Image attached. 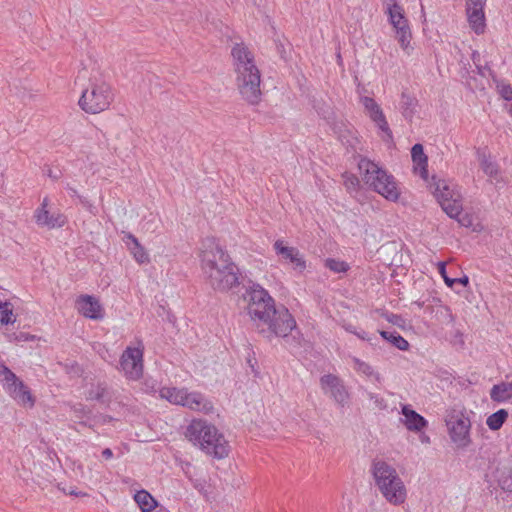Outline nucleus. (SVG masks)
Listing matches in <instances>:
<instances>
[{
    "label": "nucleus",
    "mask_w": 512,
    "mask_h": 512,
    "mask_svg": "<svg viewBox=\"0 0 512 512\" xmlns=\"http://www.w3.org/2000/svg\"><path fill=\"white\" fill-rule=\"evenodd\" d=\"M162 399L175 405H181L193 411L208 414L213 410V404L199 392H188L185 388L163 387L159 391Z\"/></svg>",
    "instance_id": "8"
},
{
    "label": "nucleus",
    "mask_w": 512,
    "mask_h": 512,
    "mask_svg": "<svg viewBox=\"0 0 512 512\" xmlns=\"http://www.w3.org/2000/svg\"><path fill=\"white\" fill-rule=\"evenodd\" d=\"M499 94L506 101L512 100V87L509 84H502L498 86Z\"/></svg>",
    "instance_id": "39"
},
{
    "label": "nucleus",
    "mask_w": 512,
    "mask_h": 512,
    "mask_svg": "<svg viewBox=\"0 0 512 512\" xmlns=\"http://www.w3.org/2000/svg\"><path fill=\"white\" fill-rule=\"evenodd\" d=\"M387 12L389 15V20L391 22L400 21L404 16V12L401 6H399L397 3H394L393 5H389L387 8Z\"/></svg>",
    "instance_id": "33"
},
{
    "label": "nucleus",
    "mask_w": 512,
    "mask_h": 512,
    "mask_svg": "<svg viewBox=\"0 0 512 512\" xmlns=\"http://www.w3.org/2000/svg\"><path fill=\"white\" fill-rule=\"evenodd\" d=\"M421 441H422L423 443H429L430 439H429V437H428V436H422V437H421Z\"/></svg>",
    "instance_id": "52"
},
{
    "label": "nucleus",
    "mask_w": 512,
    "mask_h": 512,
    "mask_svg": "<svg viewBox=\"0 0 512 512\" xmlns=\"http://www.w3.org/2000/svg\"><path fill=\"white\" fill-rule=\"evenodd\" d=\"M192 484H193V487L198 490L201 494L203 495H207V491H206V481L203 480V479H192L190 478Z\"/></svg>",
    "instance_id": "41"
},
{
    "label": "nucleus",
    "mask_w": 512,
    "mask_h": 512,
    "mask_svg": "<svg viewBox=\"0 0 512 512\" xmlns=\"http://www.w3.org/2000/svg\"><path fill=\"white\" fill-rule=\"evenodd\" d=\"M356 335L363 340H370V338L367 337V333L364 331H362L361 333H356Z\"/></svg>",
    "instance_id": "51"
},
{
    "label": "nucleus",
    "mask_w": 512,
    "mask_h": 512,
    "mask_svg": "<svg viewBox=\"0 0 512 512\" xmlns=\"http://www.w3.org/2000/svg\"><path fill=\"white\" fill-rule=\"evenodd\" d=\"M371 472L383 497L393 505L406 500V488L396 469L383 460H374Z\"/></svg>",
    "instance_id": "5"
},
{
    "label": "nucleus",
    "mask_w": 512,
    "mask_h": 512,
    "mask_svg": "<svg viewBox=\"0 0 512 512\" xmlns=\"http://www.w3.org/2000/svg\"><path fill=\"white\" fill-rule=\"evenodd\" d=\"M78 311L86 318L100 320L104 317V310L97 298L90 295H81L76 300Z\"/></svg>",
    "instance_id": "15"
},
{
    "label": "nucleus",
    "mask_w": 512,
    "mask_h": 512,
    "mask_svg": "<svg viewBox=\"0 0 512 512\" xmlns=\"http://www.w3.org/2000/svg\"><path fill=\"white\" fill-rule=\"evenodd\" d=\"M361 103L365 108V111L369 115L370 119L378 126V128L387 135L389 139H392V131L389 128L386 117L381 107L371 97H362Z\"/></svg>",
    "instance_id": "13"
},
{
    "label": "nucleus",
    "mask_w": 512,
    "mask_h": 512,
    "mask_svg": "<svg viewBox=\"0 0 512 512\" xmlns=\"http://www.w3.org/2000/svg\"><path fill=\"white\" fill-rule=\"evenodd\" d=\"M201 268L208 284L218 291H228L240 284L239 269L214 238L203 242Z\"/></svg>",
    "instance_id": "2"
},
{
    "label": "nucleus",
    "mask_w": 512,
    "mask_h": 512,
    "mask_svg": "<svg viewBox=\"0 0 512 512\" xmlns=\"http://www.w3.org/2000/svg\"><path fill=\"white\" fill-rule=\"evenodd\" d=\"M400 104L403 116L406 119H411L415 112V107L417 104L416 99L406 93H402Z\"/></svg>",
    "instance_id": "29"
},
{
    "label": "nucleus",
    "mask_w": 512,
    "mask_h": 512,
    "mask_svg": "<svg viewBox=\"0 0 512 512\" xmlns=\"http://www.w3.org/2000/svg\"><path fill=\"white\" fill-rule=\"evenodd\" d=\"M0 322L3 325L13 324L15 322V317L13 315V310H4L0 312Z\"/></svg>",
    "instance_id": "38"
},
{
    "label": "nucleus",
    "mask_w": 512,
    "mask_h": 512,
    "mask_svg": "<svg viewBox=\"0 0 512 512\" xmlns=\"http://www.w3.org/2000/svg\"><path fill=\"white\" fill-rule=\"evenodd\" d=\"M438 271L439 273L441 274L445 284L452 288L454 286V284H461L463 286H466L468 285L469 283V278L464 275L463 277H460V278H450L447 276V273H446V264L445 262H439L438 263Z\"/></svg>",
    "instance_id": "30"
},
{
    "label": "nucleus",
    "mask_w": 512,
    "mask_h": 512,
    "mask_svg": "<svg viewBox=\"0 0 512 512\" xmlns=\"http://www.w3.org/2000/svg\"><path fill=\"white\" fill-rule=\"evenodd\" d=\"M0 382L20 404L34 405V398L28 387L3 363H0Z\"/></svg>",
    "instance_id": "10"
},
{
    "label": "nucleus",
    "mask_w": 512,
    "mask_h": 512,
    "mask_svg": "<svg viewBox=\"0 0 512 512\" xmlns=\"http://www.w3.org/2000/svg\"><path fill=\"white\" fill-rule=\"evenodd\" d=\"M440 206L452 219L457 218L462 212V202L460 198H453L451 201H447V199H445Z\"/></svg>",
    "instance_id": "26"
},
{
    "label": "nucleus",
    "mask_w": 512,
    "mask_h": 512,
    "mask_svg": "<svg viewBox=\"0 0 512 512\" xmlns=\"http://www.w3.org/2000/svg\"><path fill=\"white\" fill-rule=\"evenodd\" d=\"M353 362L355 364L356 371L366 375L367 377H374L377 382L381 381L379 373L375 372L371 365L356 357L353 358Z\"/></svg>",
    "instance_id": "31"
},
{
    "label": "nucleus",
    "mask_w": 512,
    "mask_h": 512,
    "mask_svg": "<svg viewBox=\"0 0 512 512\" xmlns=\"http://www.w3.org/2000/svg\"><path fill=\"white\" fill-rule=\"evenodd\" d=\"M486 0H467L466 11L471 28L476 34H482L485 28L483 8Z\"/></svg>",
    "instance_id": "14"
},
{
    "label": "nucleus",
    "mask_w": 512,
    "mask_h": 512,
    "mask_svg": "<svg viewBox=\"0 0 512 512\" xmlns=\"http://www.w3.org/2000/svg\"><path fill=\"white\" fill-rule=\"evenodd\" d=\"M185 435L195 446L214 458L222 459L228 456L229 446L224 435L206 420H192Z\"/></svg>",
    "instance_id": "4"
},
{
    "label": "nucleus",
    "mask_w": 512,
    "mask_h": 512,
    "mask_svg": "<svg viewBox=\"0 0 512 512\" xmlns=\"http://www.w3.org/2000/svg\"><path fill=\"white\" fill-rule=\"evenodd\" d=\"M391 24L396 31V38L400 46L406 50L409 47L412 37L407 19L403 18L400 21L391 22Z\"/></svg>",
    "instance_id": "19"
},
{
    "label": "nucleus",
    "mask_w": 512,
    "mask_h": 512,
    "mask_svg": "<svg viewBox=\"0 0 512 512\" xmlns=\"http://www.w3.org/2000/svg\"><path fill=\"white\" fill-rule=\"evenodd\" d=\"M320 385L325 394L329 395L340 406L344 407L349 400V393L342 379L334 374H325L320 378Z\"/></svg>",
    "instance_id": "12"
},
{
    "label": "nucleus",
    "mask_w": 512,
    "mask_h": 512,
    "mask_svg": "<svg viewBox=\"0 0 512 512\" xmlns=\"http://www.w3.org/2000/svg\"><path fill=\"white\" fill-rule=\"evenodd\" d=\"M490 397L494 402H506L512 399V381L494 385L490 390Z\"/></svg>",
    "instance_id": "21"
},
{
    "label": "nucleus",
    "mask_w": 512,
    "mask_h": 512,
    "mask_svg": "<svg viewBox=\"0 0 512 512\" xmlns=\"http://www.w3.org/2000/svg\"><path fill=\"white\" fill-rule=\"evenodd\" d=\"M455 220H457V222L463 226V227H470L473 225V218L471 215L469 214H460L457 218H455Z\"/></svg>",
    "instance_id": "40"
},
{
    "label": "nucleus",
    "mask_w": 512,
    "mask_h": 512,
    "mask_svg": "<svg viewBox=\"0 0 512 512\" xmlns=\"http://www.w3.org/2000/svg\"><path fill=\"white\" fill-rule=\"evenodd\" d=\"M345 185L348 190H356L359 186V179L356 176H347L345 180Z\"/></svg>",
    "instance_id": "42"
},
{
    "label": "nucleus",
    "mask_w": 512,
    "mask_h": 512,
    "mask_svg": "<svg viewBox=\"0 0 512 512\" xmlns=\"http://www.w3.org/2000/svg\"><path fill=\"white\" fill-rule=\"evenodd\" d=\"M134 500L142 512H151L157 505V501L145 490L138 491L134 495Z\"/></svg>",
    "instance_id": "23"
},
{
    "label": "nucleus",
    "mask_w": 512,
    "mask_h": 512,
    "mask_svg": "<svg viewBox=\"0 0 512 512\" xmlns=\"http://www.w3.org/2000/svg\"><path fill=\"white\" fill-rule=\"evenodd\" d=\"M387 320L393 324L399 325V322L402 321V318L399 315L391 314L390 316L387 317Z\"/></svg>",
    "instance_id": "46"
},
{
    "label": "nucleus",
    "mask_w": 512,
    "mask_h": 512,
    "mask_svg": "<svg viewBox=\"0 0 512 512\" xmlns=\"http://www.w3.org/2000/svg\"><path fill=\"white\" fill-rule=\"evenodd\" d=\"M236 72V84L242 98L254 105L261 99V75L253 53L243 43H236L231 50Z\"/></svg>",
    "instance_id": "3"
},
{
    "label": "nucleus",
    "mask_w": 512,
    "mask_h": 512,
    "mask_svg": "<svg viewBox=\"0 0 512 512\" xmlns=\"http://www.w3.org/2000/svg\"><path fill=\"white\" fill-rule=\"evenodd\" d=\"M102 456L106 459V460H109L113 457V451L110 449V448H105L103 451H102Z\"/></svg>",
    "instance_id": "47"
},
{
    "label": "nucleus",
    "mask_w": 512,
    "mask_h": 512,
    "mask_svg": "<svg viewBox=\"0 0 512 512\" xmlns=\"http://www.w3.org/2000/svg\"><path fill=\"white\" fill-rule=\"evenodd\" d=\"M4 310H12V304L8 301L0 302V312Z\"/></svg>",
    "instance_id": "48"
},
{
    "label": "nucleus",
    "mask_w": 512,
    "mask_h": 512,
    "mask_svg": "<svg viewBox=\"0 0 512 512\" xmlns=\"http://www.w3.org/2000/svg\"><path fill=\"white\" fill-rule=\"evenodd\" d=\"M325 267L336 273L346 272L349 269V265L346 262L333 258L325 260Z\"/></svg>",
    "instance_id": "32"
},
{
    "label": "nucleus",
    "mask_w": 512,
    "mask_h": 512,
    "mask_svg": "<svg viewBox=\"0 0 512 512\" xmlns=\"http://www.w3.org/2000/svg\"><path fill=\"white\" fill-rule=\"evenodd\" d=\"M358 167L363 174L365 183L375 192L389 201L396 202L399 199L400 191L394 177L379 167L378 164L367 158H361Z\"/></svg>",
    "instance_id": "7"
},
{
    "label": "nucleus",
    "mask_w": 512,
    "mask_h": 512,
    "mask_svg": "<svg viewBox=\"0 0 512 512\" xmlns=\"http://www.w3.org/2000/svg\"><path fill=\"white\" fill-rule=\"evenodd\" d=\"M88 86L82 91L79 106L86 113L97 114L110 106L113 94L110 85L99 72L91 73Z\"/></svg>",
    "instance_id": "6"
},
{
    "label": "nucleus",
    "mask_w": 512,
    "mask_h": 512,
    "mask_svg": "<svg viewBox=\"0 0 512 512\" xmlns=\"http://www.w3.org/2000/svg\"><path fill=\"white\" fill-rule=\"evenodd\" d=\"M435 196L439 204H441L445 199H447V201H451L453 198H460V195L451 189L445 181L437 183Z\"/></svg>",
    "instance_id": "25"
},
{
    "label": "nucleus",
    "mask_w": 512,
    "mask_h": 512,
    "mask_svg": "<svg viewBox=\"0 0 512 512\" xmlns=\"http://www.w3.org/2000/svg\"><path fill=\"white\" fill-rule=\"evenodd\" d=\"M120 367L127 378L139 379L143 373V351L128 347L121 356Z\"/></svg>",
    "instance_id": "11"
},
{
    "label": "nucleus",
    "mask_w": 512,
    "mask_h": 512,
    "mask_svg": "<svg viewBox=\"0 0 512 512\" xmlns=\"http://www.w3.org/2000/svg\"><path fill=\"white\" fill-rule=\"evenodd\" d=\"M44 173L51 179L53 180H58L61 176H62V172L61 170L57 169V170H53L52 168L50 167H47L44 171Z\"/></svg>",
    "instance_id": "43"
},
{
    "label": "nucleus",
    "mask_w": 512,
    "mask_h": 512,
    "mask_svg": "<svg viewBox=\"0 0 512 512\" xmlns=\"http://www.w3.org/2000/svg\"><path fill=\"white\" fill-rule=\"evenodd\" d=\"M66 188L67 190L70 192V195L72 197H77L78 200L80 201V203L91 213L95 214V207L90 203L89 200H87V198L81 196L78 194L77 190L75 188H73L72 186H70V184H67L66 185Z\"/></svg>",
    "instance_id": "35"
},
{
    "label": "nucleus",
    "mask_w": 512,
    "mask_h": 512,
    "mask_svg": "<svg viewBox=\"0 0 512 512\" xmlns=\"http://www.w3.org/2000/svg\"><path fill=\"white\" fill-rule=\"evenodd\" d=\"M453 344L454 345H460L461 347H463L464 340H463V335H462V333L460 331H456L455 336H454V340H453Z\"/></svg>",
    "instance_id": "45"
},
{
    "label": "nucleus",
    "mask_w": 512,
    "mask_h": 512,
    "mask_svg": "<svg viewBox=\"0 0 512 512\" xmlns=\"http://www.w3.org/2000/svg\"><path fill=\"white\" fill-rule=\"evenodd\" d=\"M68 493L70 495H76V496L80 494V493L75 492L74 490H70Z\"/></svg>",
    "instance_id": "53"
},
{
    "label": "nucleus",
    "mask_w": 512,
    "mask_h": 512,
    "mask_svg": "<svg viewBox=\"0 0 512 512\" xmlns=\"http://www.w3.org/2000/svg\"><path fill=\"white\" fill-rule=\"evenodd\" d=\"M508 418V411L505 409H499L495 413L488 416L486 424L489 429L496 431L499 430Z\"/></svg>",
    "instance_id": "27"
},
{
    "label": "nucleus",
    "mask_w": 512,
    "mask_h": 512,
    "mask_svg": "<svg viewBox=\"0 0 512 512\" xmlns=\"http://www.w3.org/2000/svg\"><path fill=\"white\" fill-rule=\"evenodd\" d=\"M472 60H473V63L476 65L480 64V54L478 52H474L472 54Z\"/></svg>",
    "instance_id": "49"
},
{
    "label": "nucleus",
    "mask_w": 512,
    "mask_h": 512,
    "mask_svg": "<svg viewBox=\"0 0 512 512\" xmlns=\"http://www.w3.org/2000/svg\"><path fill=\"white\" fill-rule=\"evenodd\" d=\"M380 335L390 342L393 346L398 348L399 350L405 351L409 348V343L406 339H404L399 333L396 331L388 332V331H381Z\"/></svg>",
    "instance_id": "28"
},
{
    "label": "nucleus",
    "mask_w": 512,
    "mask_h": 512,
    "mask_svg": "<svg viewBox=\"0 0 512 512\" xmlns=\"http://www.w3.org/2000/svg\"><path fill=\"white\" fill-rule=\"evenodd\" d=\"M248 314L255 330L269 341L273 337L288 338L296 328V321L289 310L275 305L274 299L259 284H253L247 291Z\"/></svg>",
    "instance_id": "1"
},
{
    "label": "nucleus",
    "mask_w": 512,
    "mask_h": 512,
    "mask_svg": "<svg viewBox=\"0 0 512 512\" xmlns=\"http://www.w3.org/2000/svg\"><path fill=\"white\" fill-rule=\"evenodd\" d=\"M481 168L484 173L489 176H495L498 173L497 165L490 161L486 156L481 158Z\"/></svg>",
    "instance_id": "36"
},
{
    "label": "nucleus",
    "mask_w": 512,
    "mask_h": 512,
    "mask_svg": "<svg viewBox=\"0 0 512 512\" xmlns=\"http://www.w3.org/2000/svg\"><path fill=\"white\" fill-rule=\"evenodd\" d=\"M367 397L370 401L374 403L375 407L378 408L379 410H384L387 408L386 401L379 395L372 392H367Z\"/></svg>",
    "instance_id": "37"
},
{
    "label": "nucleus",
    "mask_w": 512,
    "mask_h": 512,
    "mask_svg": "<svg viewBox=\"0 0 512 512\" xmlns=\"http://www.w3.org/2000/svg\"><path fill=\"white\" fill-rule=\"evenodd\" d=\"M449 436L458 448L467 447L470 442V419L461 411L453 410L446 417Z\"/></svg>",
    "instance_id": "9"
},
{
    "label": "nucleus",
    "mask_w": 512,
    "mask_h": 512,
    "mask_svg": "<svg viewBox=\"0 0 512 512\" xmlns=\"http://www.w3.org/2000/svg\"><path fill=\"white\" fill-rule=\"evenodd\" d=\"M48 198L45 197L42 201L41 207L35 211L36 223L40 226L47 227L49 229L55 227H61L64 225V218L62 215H53L47 210Z\"/></svg>",
    "instance_id": "17"
},
{
    "label": "nucleus",
    "mask_w": 512,
    "mask_h": 512,
    "mask_svg": "<svg viewBox=\"0 0 512 512\" xmlns=\"http://www.w3.org/2000/svg\"><path fill=\"white\" fill-rule=\"evenodd\" d=\"M401 413L404 416L403 423L409 431L419 432L428 425L427 420L409 405H403Z\"/></svg>",
    "instance_id": "18"
},
{
    "label": "nucleus",
    "mask_w": 512,
    "mask_h": 512,
    "mask_svg": "<svg viewBox=\"0 0 512 512\" xmlns=\"http://www.w3.org/2000/svg\"><path fill=\"white\" fill-rule=\"evenodd\" d=\"M477 72L481 76H486V73H488L490 76H493V71L490 69L488 65L482 66L481 64L476 65Z\"/></svg>",
    "instance_id": "44"
},
{
    "label": "nucleus",
    "mask_w": 512,
    "mask_h": 512,
    "mask_svg": "<svg viewBox=\"0 0 512 512\" xmlns=\"http://www.w3.org/2000/svg\"><path fill=\"white\" fill-rule=\"evenodd\" d=\"M107 396V389L105 386L97 385L88 392V399L104 402Z\"/></svg>",
    "instance_id": "34"
},
{
    "label": "nucleus",
    "mask_w": 512,
    "mask_h": 512,
    "mask_svg": "<svg viewBox=\"0 0 512 512\" xmlns=\"http://www.w3.org/2000/svg\"><path fill=\"white\" fill-rule=\"evenodd\" d=\"M127 238L128 240H130V243L128 242L127 244L135 260L138 263L148 262V254L146 253L145 249L140 245L138 239L132 234H128Z\"/></svg>",
    "instance_id": "24"
},
{
    "label": "nucleus",
    "mask_w": 512,
    "mask_h": 512,
    "mask_svg": "<svg viewBox=\"0 0 512 512\" xmlns=\"http://www.w3.org/2000/svg\"><path fill=\"white\" fill-rule=\"evenodd\" d=\"M273 246L278 255L293 264L295 270L303 272L306 269V261L297 248L284 245V241L280 239L276 240Z\"/></svg>",
    "instance_id": "16"
},
{
    "label": "nucleus",
    "mask_w": 512,
    "mask_h": 512,
    "mask_svg": "<svg viewBox=\"0 0 512 512\" xmlns=\"http://www.w3.org/2000/svg\"><path fill=\"white\" fill-rule=\"evenodd\" d=\"M87 74H88V71L86 69H84L79 72L77 79L78 80L85 79L87 77Z\"/></svg>",
    "instance_id": "50"
},
{
    "label": "nucleus",
    "mask_w": 512,
    "mask_h": 512,
    "mask_svg": "<svg viewBox=\"0 0 512 512\" xmlns=\"http://www.w3.org/2000/svg\"><path fill=\"white\" fill-rule=\"evenodd\" d=\"M248 362H249V365L251 366V368L254 369L253 362H251V360H249Z\"/></svg>",
    "instance_id": "54"
},
{
    "label": "nucleus",
    "mask_w": 512,
    "mask_h": 512,
    "mask_svg": "<svg viewBox=\"0 0 512 512\" xmlns=\"http://www.w3.org/2000/svg\"><path fill=\"white\" fill-rule=\"evenodd\" d=\"M411 156L414 164H416L421 170V176L426 178L428 158L424 153L423 145L419 143L415 144L411 149Z\"/></svg>",
    "instance_id": "22"
},
{
    "label": "nucleus",
    "mask_w": 512,
    "mask_h": 512,
    "mask_svg": "<svg viewBox=\"0 0 512 512\" xmlns=\"http://www.w3.org/2000/svg\"><path fill=\"white\" fill-rule=\"evenodd\" d=\"M495 481L499 487L507 492H512V468L507 465H499L494 472Z\"/></svg>",
    "instance_id": "20"
}]
</instances>
